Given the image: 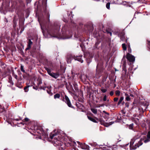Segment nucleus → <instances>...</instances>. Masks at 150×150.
I'll use <instances>...</instances> for the list:
<instances>
[{"mask_svg":"<svg viewBox=\"0 0 150 150\" xmlns=\"http://www.w3.org/2000/svg\"><path fill=\"white\" fill-rule=\"evenodd\" d=\"M57 132H55V131H54L53 132L51 133L50 134V137L51 139H52L53 137H54L55 136L57 135Z\"/></svg>","mask_w":150,"mask_h":150,"instance_id":"f3484780","label":"nucleus"},{"mask_svg":"<svg viewBox=\"0 0 150 150\" xmlns=\"http://www.w3.org/2000/svg\"><path fill=\"white\" fill-rule=\"evenodd\" d=\"M24 122H20V123H19V124H22V125H24V124H25V123H24Z\"/></svg>","mask_w":150,"mask_h":150,"instance_id":"69168bd1","label":"nucleus"},{"mask_svg":"<svg viewBox=\"0 0 150 150\" xmlns=\"http://www.w3.org/2000/svg\"><path fill=\"white\" fill-rule=\"evenodd\" d=\"M65 70L64 69H62V74H63V73H64Z\"/></svg>","mask_w":150,"mask_h":150,"instance_id":"bf43d9fd","label":"nucleus"},{"mask_svg":"<svg viewBox=\"0 0 150 150\" xmlns=\"http://www.w3.org/2000/svg\"><path fill=\"white\" fill-rule=\"evenodd\" d=\"M125 102L124 101H123V102H122L121 103V104H122V105H124V104H125Z\"/></svg>","mask_w":150,"mask_h":150,"instance_id":"338daca9","label":"nucleus"},{"mask_svg":"<svg viewBox=\"0 0 150 150\" xmlns=\"http://www.w3.org/2000/svg\"><path fill=\"white\" fill-rule=\"evenodd\" d=\"M63 143L59 140L55 141L54 145L58 146V150H64L65 148L64 145H63Z\"/></svg>","mask_w":150,"mask_h":150,"instance_id":"0eeeda50","label":"nucleus"},{"mask_svg":"<svg viewBox=\"0 0 150 150\" xmlns=\"http://www.w3.org/2000/svg\"><path fill=\"white\" fill-rule=\"evenodd\" d=\"M130 96L132 97H133L134 96V95L133 94H130Z\"/></svg>","mask_w":150,"mask_h":150,"instance_id":"774afa93","label":"nucleus"},{"mask_svg":"<svg viewBox=\"0 0 150 150\" xmlns=\"http://www.w3.org/2000/svg\"><path fill=\"white\" fill-rule=\"evenodd\" d=\"M149 105V103L146 101L141 102L139 107V110L141 111L142 113L144 112L146 110Z\"/></svg>","mask_w":150,"mask_h":150,"instance_id":"39448f33","label":"nucleus"},{"mask_svg":"<svg viewBox=\"0 0 150 150\" xmlns=\"http://www.w3.org/2000/svg\"><path fill=\"white\" fill-rule=\"evenodd\" d=\"M125 33L124 32H121L119 33L118 36L120 37V39L121 40L123 41L125 39Z\"/></svg>","mask_w":150,"mask_h":150,"instance_id":"dca6fc26","label":"nucleus"},{"mask_svg":"<svg viewBox=\"0 0 150 150\" xmlns=\"http://www.w3.org/2000/svg\"><path fill=\"white\" fill-rule=\"evenodd\" d=\"M81 148L83 149H89V146L88 145L86 144L85 143L83 144H81Z\"/></svg>","mask_w":150,"mask_h":150,"instance_id":"a211bd4d","label":"nucleus"},{"mask_svg":"<svg viewBox=\"0 0 150 150\" xmlns=\"http://www.w3.org/2000/svg\"><path fill=\"white\" fill-rule=\"evenodd\" d=\"M147 136L148 138L150 139V131H149L148 132Z\"/></svg>","mask_w":150,"mask_h":150,"instance_id":"79ce46f5","label":"nucleus"},{"mask_svg":"<svg viewBox=\"0 0 150 150\" xmlns=\"http://www.w3.org/2000/svg\"><path fill=\"white\" fill-rule=\"evenodd\" d=\"M33 42L31 41L30 39L28 40V42L27 46V48L25 49V51H27L28 50H30L31 48V45L33 44Z\"/></svg>","mask_w":150,"mask_h":150,"instance_id":"2eb2a0df","label":"nucleus"},{"mask_svg":"<svg viewBox=\"0 0 150 150\" xmlns=\"http://www.w3.org/2000/svg\"><path fill=\"white\" fill-rule=\"evenodd\" d=\"M96 119L97 120H99L100 122V124L101 125H103L104 126L106 127H108L109 126L112 125L113 124L115 121L114 122H111L109 123L105 122V121L103 120L101 118H100L98 120L97 118L95 117Z\"/></svg>","mask_w":150,"mask_h":150,"instance_id":"1a4fd4ad","label":"nucleus"},{"mask_svg":"<svg viewBox=\"0 0 150 150\" xmlns=\"http://www.w3.org/2000/svg\"><path fill=\"white\" fill-rule=\"evenodd\" d=\"M128 51L130 53L131 52V49L130 48H129L128 49Z\"/></svg>","mask_w":150,"mask_h":150,"instance_id":"e2e57ef3","label":"nucleus"},{"mask_svg":"<svg viewBox=\"0 0 150 150\" xmlns=\"http://www.w3.org/2000/svg\"><path fill=\"white\" fill-rule=\"evenodd\" d=\"M122 46L123 48V50H126L127 49V46L126 44L125 43L122 44Z\"/></svg>","mask_w":150,"mask_h":150,"instance_id":"c85d7f7f","label":"nucleus"},{"mask_svg":"<svg viewBox=\"0 0 150 150\" xmlns=\"http://www.w3.org/2000/svg\"><path fill=\"white\" fill-rule=\"evenodd\" d=\"M110 2H108L106 4V6L107 8L108 9H110Z\"/></svg>","mask_w":150,"mask_h":150,"instance_id":"f704fd0d","label":"nucleus"},{"mask_svg":"<svg viewBox=\"0 0 150 150\" xmlns=\"http://www.w3.org/2000/svg\"><path fill=\"white\" fill-rule=\"evenodd\" d=\"M117 119V120L115 121L116 122H118L121 120V119L120 118L119 119L118 117Z\"/></svg>","mask_w":150,"mask_h":150,"instance_id":"864d4df0","label":"nucleus"},{"mask_svg":"<svg viewBox=\"0 0 150 150\" xmlns=\"http://www.w3.org/2000/svg\"><path fill=\"white\" fill-rule=\"evenodd\" d=\"M113 94H114V92H113V91H110V95L111 96H113Z\"/></svg>","mask_w":150,"mask_h":150,"instance_id":"603ef678","label":"nucleus"},{"mask_svg":"<svg viewBox=\"0 0 150 150\" xmlns=\"http://www.w3.org/2000/svg\"><path fill=\"white\" fill-rule=\"evenodd\" d=\"M14 78L16 79H18V76L16 75H14Z\"/></svg>","mask_w":150,"mask_h":150,"instance_id":"13d9d810","label":"nucleus"},{"mask_svg":"<svg viewBox=\"0 0 150 150\" xmlns=\"http://www.w3.org/2000/svg\"><path fill=\"white\" fill-rule=\"evenodd\" d=\"M149 140L148 139H146L144 141V142L145 143H146V142H149Z\"/></svg>","mask_w":150,"mask_h":150,"instance_id":"0e129e2a","label":"nucleus"},{"mask_svg":"<svg viewBox=\"0 0 150 150\" xmlns=\"http://www.w3.org/2000/svg\"><path fill=\"white\" fill-rule=\"evenodd\" d=\"M60 97H61L60 99L65 102L69 107L74 109H75V108L72 105L69 98L66 95H65V98L62 95Z\"/></svg>","mask_w":150,"mask_h":150,"instance_id":"423d86ee","label":"nucleus"},{"mask_svg":"<svg viewBox=\"0 0 150 150\" xmlns=\"http://www.w3.org/2000/svg\"><path fill=\"white\" fill-rule=\"evenodd\" d=\"M83 55H82L75 56V55L70 54L67 57V61L68 63H71V60L74 59L75 60H77L81 63H82L83 60L82 59Z\"/></svg>","mask_w":150,"mask_h":150,"instance_id":"7ed1b4c3","label":"nucleus"},{"mask_svg":"<svg viewBox=\"0 0 150 150\" xmlns=\"http://www.w3.org/2000/svg\"><path fill=\"white\" fill-rule=\"evenodd\" d=\"M47 0H42V5L43 10L45 13H47V16L49 20L50 15L49 13H47L46 11L47 2Z\"/></svg>","mask_w":150,"mask_h":150,"instance_id":"9d476101","label":"nucleus"},{"mask_svg":"<svg viewBox=\"0 0 150 150\" xmlns=\"http://www.w3.org/2000/svg\"><path fill=\"white\" fill-rule=\"evenodd\" d=\"M76 105L78 108H79L80 109H83V108H84L83 105L80 103H76Z\"/></svg>","mask_w":150,"mask_h":150,"instance_id":"5701e85b","label":"nucleus"},{"mask_svg":"<svg viewBox=\"0 0 150 150\" xmlns=\"http://www.w3.org/2000/svg\"><path fill=\"white\" fill-rule=\"evenodd\" d=\"M118 99V98L117 97H115L114 98L113 101L114 102H117Z\"/></svg>","mask_w":150,"mask_h":150,"instance_id":"c03bdc74","label":"nucleus"},{"mask_svg":"<svg viewBox=\"0 0 150 150\" xmlns=\"http://www.w3.org/2000/svg\"><path fill=\"white\" fill-rule=\"evenodd\" d=\"M21 70L22 72L25 73V71L24 69V66L22 65H21Z\"/></svg>","mask_w":150,"mask_h":150,"instance_id":"72a5a7b5","label":"nucleus"},{"mask_svg":"<svg viewBox=\"0 0 150 150\" xmlns=\"http://www.w3.org/2000/svg\"><path fill=\"white\" fill-rule=\"evenodd\" d=\"M106 98H107V97H106V95H105L103 97V101H105L106 100Z\"/></svg>","mask_w":150,"mask_h":150,"instance_id":"09e8293b","label":"nucleus"},{"mask_svg":"<svg viewBox=\"0 0 150 150\" xmlns=\"http://www.w3.org/2000/svg\"><path fill=\"white\" fill-rule=\"evenodd\" d=\"M19 27L21 28V30L20 31V33H21L24 30V23L23 21L20 22L19 23Z\"/></svg>","mask_w":150,"mask_h":150,"instance_id":"4468645a","label":"nucleus"},{"mask_svg":"<svg viewBox=\"0 0 150 150\" xmlns=\"http://www.w3.org/2000/svg\"><path fill=\"white\" fill-rule=\"evenodd\" d=\"M71 143H68L67 144V146H70L71 145Z\"/></svg>","mask_w":150,"mask_h":150,"instance_id":"052dcab7","label":"nucleus"},{"mask_svg":"<svg viewBox=\"0 0 150 150\" xmlns=\"http://www.w3.org/2000/svg\"><path fill=\"white\" fill-rule=\"evenodd\" d=\"M109 115H108L106 114V115H105V116H104V117L105 118V119H108L109 117Z\"/></svg>","mask_w":150,"mask_h":150,"instance_id":"a18cd8bd","label":"nucleus"},{"mask_svg":"<svg viewBox=\"0 0 150 150\" xmlns=\"http://www.w3.org/2000/svg\"><path fill=\"white\" fill-rule=\"evenodd\" d=\"M47 92L48 93L50 96H52L53 93L51 92V90L49 89V90L47 89L46 90Z\"/></svg>","mask_w":150,"mask_h":150,"instance_id":"473e14b6","label":"nucleus"},{"mask_svg":"<svg viewBox=\"0 0 150 150\" xmlns=\"http://www.w3.org/2000/svg\"><path fill=\"white\" fill-rule=\"evenodd\" d=\"M107 91V89H104L103 88H102L101 89V91L103 93H105Z\"/></svg>","mask_w":150,"mask_h":150,"instance_id":"e433bc0d","label":"nucleus"},{"mask_svg":"<svg viewBox=\"0 0 150 150\" xmlns=\"http://www.w3.org/2000/svg\"><path fill=\"white\" fill-rule=\"evenodd\" d=\"M20 51H21V52L22 55H23L24 54V52H23V50H20Z\"/></svg>","mask_w":150,"mask_h":150,"instance_id":"4d7b16f0","label":"nucleus"},{"mask_svg":"<svg viewBox=\"0 0 150 150\" xmlns=\"http://www.w3.org/2000/svg\"><path fill=\"white\" fill-rule=\"evenodd\" d=\"M60 97V95L59 93H57L54 96V98L55 99L59 98Z\"/></svg>","mask_w":150,"mask_h":150,"instance_id":"a878e982","label":"nucleus"},{"mask_svg":"<svg viewBox=\"0 0 150 150\" xmlns=\"http://www.w3.org/2000/svg\"><path fill=\"white\" fill-rule=\"evenodd\" d=\"M125 96H126L125 98V100L126 101H128L130 100V98L129 97V96L127 93H125Z\"/></svg>","mask_w":150,"mask_h":150,"instance_id":"bb28decb","label":"nucleus"},{"mask_svg":"<svg viewBox=\"0 0 150 150\" xmlns=\"http://www.w3.org/2000/svg\"><path fill=\"white\" fill-rule=\"evenodd\" d=\"M125 106L126 107L128 108L129 106V103L128 102H126L125 103Z\"/></svg>","mask_w":150,"mask_h":150,"instance_id":"37998d69","label":"nucleus"},{"mask_svg":"<svg viewBox=\"0 0 150 150\" xmlns=\"http://www.w3.org/2000/svg\"><path fill=\"white\" fill-rule=\"evenodd\" d=\"M110 80H111V81L112 83H115L116 81V78L114 79H110Z\"/></svg>","mask_w":150,"mask_h":150,"instance_id":"de8ad7c7","label":"nucleus"},{"mask_svg":"<svg viewBox=\"0 0 150 150\" xmlns=\"http://www.w3.org/2000/svg\"><path fill=\"white\" fill-rule=\"evenodd\" d=\"M126 58L129 62L132 63H133L135 60V57L129 53L126 54Z\"/></svg>","mask_w":150,"mask_h":150,"instance_id":"f8f14e48","label":"nucleus"},{"mask_svg":"<svg viewBox=\"0 0 150 150\" xmlns=\"http://www.w3.org/2000/svg\"><path fill=\"white\" fill-rule=\"evenodd\" d=\"M37 133H39L41 135L43 136H44L45 138L47 137L48 136V135L45 132L42 128L41 127H38L37 130Z\"/></svg>","mask_w":150,"mask_h":150,"instance_id":"9b49d317","label":"nucleus"},{"mask_svg":"<svg viewBox=\"0 0 150 150\" xmlns=\"http://www.w3.org/2000/svg\"><path fill=\"white\" fill-rule=\"evenodd\" d=\"M124 99V97L123 96H121L120 98V100H119L117 104V105H120L121 103L122 102L123 100Z\"/></svg>","mask_w":150,"mask_h":150,"instance_id":"393cba45","label":"nucleus"},{"mask_svg":"<svg viewBox=\"0 0 150 150\" xmlns=\"http://www.w3.org/2000/svg\"><path fill=\"white\" fill-rule=\"evenodd\" d=\"M103 112L105 114H107V115H109V113H108V112H106L105 111H103Z\"/></svg>","mask_w":150,"mask_h":150,"instance_id":"6e6d98bb","label":"nucleus"},{"mask_svg":"<svg viewBox=\"0 0 150 150\" xmlns=\"http://www.w3.org/2000/svg\"><path fill=\"white\" fill-rule=\"evenodd\" d=\"M100 43V42L98 41H97L96 43L94 45V46L93 47V50H96V51L97 50V52H98V45Z\"/></svg>","mask_w":150,"mask_h":150,"instance_id":"6ab92c4d","label":"nucleus"},{"mask_svg":"<svg viewBox=\"0 0 150 150\" xmlns=\"http://www.w3.org/2000/svg\"><path fill=\"white\" fill-rule=\"evenodd\" d=\"M137 138V137H134L131 140L130 143V150H135L137 147H139L142 144V140L141 139L138 143H137L134 145H133Z\"/></svg>","mask_w":150,"mask_h":150,"instance_id":"20e7f679","label":"nucleus"},{"mask_svg":"<svg viewBox=\"0 0 150 150\" xmlns=\"http://www.w3.org/2000/svg\"><path fill=\"white\" fill-rule=\"evenodd\" d=\"M92 58L93 57L90 56L86 58V60L88 65L89 64L92 62Z\"/></svg>","mask_w":150,"mask_h":150,"instance_id":"aec40b11","label":"nucleus"},{"mask_svg":"<svg viewBox=\"0 0 150 150\" xmlns=\"http://www.w3.org/2000/svg\"><path fill=\"white\" fill-rule=\"evenodd\" d=\"M30 87V86L28 85L25 86L24 88L25 92H27L28 91V88Z\"/></svg>","mask_w":150,"mask_h":150,"instance_id":"c756f323","label":"nucleus"},{"mask_svg":"<svg viewBox=\"0 0 150 150\" xmlns=\"http://www.w3.org/2000/svg\"><path fill=\"white\" fill-rule=\"evenodd\" d=\"M17 21L16 17L14 16L13 18V26L14 28H15L17 25Z\"/></svg>","mask_w":150,"mask_h":150,"instance_id":"412c9836","label":"nucleus"},{"mask_svg":"<svg viewBox=\"0 0 150 150\" xmlns=\"http://www.w3.org/2000/svg\"><path fill=\"white\" fill-rule=\"evenodd\" d=\"M33 88L37 90L38 88V87L37 86H36L35 87V86H33Z\"/></svg>","mask_w":150,"mask_h":150,"instance_id":"680f3d73","label":"nucleus"},{"mask_svg":"<svg viewBox=\"0 0 150 150\" xmlns=\"http://www.w3.org/2000/svg\"><path fill=\"white\" fill-rule=\"evenodd\" d=\"M133 126H134V124L133 123L130 124L129 125V129H133Z\"/></svg>","mask_w":150,"mask_h":150,"instance_id":"4c0bfd02","label":"nucleus"},{"mask_svg":"<svg viewBox=\"0 0 150 150\" xmlns=\"http://www.w3.org/2000/svg\"><path fill=\"white\" fill-rule=\"evenodd\" d=\"M107 77H108L107 76H105L103 77V78L102 80V82L103 83H104V82L106 81V80L107 78Z\"/></svg>","mask_w":150,"mask_h":150,"instance_id":"ea45409f","label":"nucleus"},{"mask_svg":"<svg viewBox=\"0 0 150 150\" xmlns=\"http://www.w3.org/2000/svg\"><path fill=\"white\" fill-rule=\"evenodd\" d=\"M9 82L12 85H13V83L11 79H9Z\"/></svg>","mask_w":150,"mask_h":150,"instance_id":"a19ab883","label":"nucleus"},{"mask_svg":"<svg viewBox=\"0 0 150 150\" xmlns=\"http://www.w3.org/2000/svg\"><path fill=\"white\" fill-rule=\"evenodd\" d=\"M25 6V4L22 0H17L16 2V6L17 10V14L18 16H19L20 15L23 14L22 11L23 9L22 8H23Z\"/></svg>","mask_w":150,"mask_h":150,"instance_id":"f03ea898","label":"nucleus"},{"mask_svg":"<svg viewBox=\"0 0 150 150\" xmlns=\"http://www.w3.org/2000/svg\"><path fill=\"white\" fill-rule=\"evenodd\" d=\"M45 69L50 76L55 79H57L59 76V73H54L51 72V70L47 67L45 68Z\"/></svg>","mask_w":150,"mask_h":150,"instance_id":"6e6552de","label":"nucleus"},{"mask_svg":"<svg viewBox=\"0 0 150 150\" xmlns=\"http://www.w3.org/2000/svg\"><path fill=\"white\" fill-rule=\"evenodd\" d=\"M48 88V89H49V87H43V88L42 89H43V90H45V89H46V88Z\"/></svg>","mask_w":150,"mask_h":150,"instance_id":"5fc2aeb1","label":"nucleus"},{"mask_svg":"<svg viewBox=\"0 0 150 150\" xmlns=\"http://www.w3.org/2000/svg\"><path fill=\"white\" fill-rule=\"evenodd\" d=\"M129 3L128 2H127L126 1H123V4L124 5H126V4Z\"/></svg>","mask_w":150,"mask_h":150,"instance_id":"3c124183","label":"nucleus"},{"mask_svg":"<svg viewBox=\"0 0 150 150\" xmlns=\"http://www.w3.org/2000/svg\"><path fill=\"white\" fill-rule=\"evenodd\" d=\"M91 110L94 114H96L97 113V110L95 108H91Z\"/></svg>","mask_w":150,"mask_h":150,"instance_id":"7c9ffc66","label":"nucleus"},{"mask_svg":"<svg viewBox=\"0 0 150 150\" xmlns=\"http://www.w3.org/2000/svg\"><path fill=\"white\" fill-rule=\"evenodd\" d=\"M39 23L42 33L44 36L46 34L45 31H47L48 34L51 36L58 39H68L72 36L71 33L68 30L67 27L66 26L62 27L61 33H59V30L60 27L59 24L54 23V25H52L50 24L47 26L46 25L45 23H41L40 22Z\"/></svg>","mask_w":150,"mask_h":150,"instance_id":"f257e3e1","label":"nucleus"},{"mask_svg":"<svg viewBox=\"0 0 150 150\" xmlns=\"http://www.w3.org/2000/svg\"><path fill=\"white\" fill-rule=\"evenodd\" d=\"M125 56H124L122 59V61L124 62L123 66L122 67V70L125 71V74H126L127 72V68L126 65V62L125 60Z\"/></svg>","mask_w":150,"mask_h":150,"instance_id":"ddd939ff","label":"nucleus"},{"mask_svg":"<svg viewBox=\"0 0 150 150\" xmlns=\"http://www.w3.org/2000/svg\"><path fill=\"white\" fill-rule=\"evenodd\" d=\"M136 104L134 102L132 104V107L131 108V110H132L135 107Z\"/></svg>","mask_w":150,"mask_h":150,"instance_id":"c9c22d12","label":"nucleus"},{"mask_svg":"<svg viewBox=\"0 0 150 150\" xmlns=\"http://www.w3.org/2000/svg\"><path fill=\"white\" fill-rule=\"evenodd\" d=\"M120 92L119 90H117L115 91L116 95L117 96H119L120 95Z\"/></svg>","mask_w":150,"mask_h":150,"instance_id":"2f4dec72","label":"nucleus"},{"mask_svg":"<svg viewBox=\"0 0 150 150\" xmlns=\"http://www.w3.org/2000/svg\"><path fill=\"white\" fill-rule=\"evenodd\" d=\"M87 117L88 119L90 120L95 123H97L98 122L93 117L89 115H87Z\"/></svg>","mask_w":150,"mask_h":150,"instance_id":"4be33fe9","label":"nucleus"},{"mask_svg":"<svg viewBox=\"0 0 150 150\" xmlns=\"http://www.w3.org/2000/svg\"><path fill=\"white\" fill-rule=\"evenodd\" d=\"M106 32L107 33L109 34L111 36L112 35V33L111 32L108 31L107 30H106Z\"/></svg>","mask_w":150,"mask_h":150,"instance_id":"8fccbe9b","label":"nucleus"},{"mask_svg":"<svg viewBox=\"0 0 150 150\" xmlns=\"http://www.w3.org/2000/svg\"><path fill=\"white\" fill-rule=\"evenodd\" d=\"M29 119L28 118H25L24 120H22L23 122H27L29 121Z\"/></svg>","mask_w":150,"mask_h":150,"instance_id":"58836bf2","label":"nucleus"},{"mask_svg":"<svg viewBox=\"0 0 150 150\" xmlns=\"http://www.w3.org/2000/svg\"><path fill=\"white\" fill-rule=\"evenodd\" d=\"M74 87L76 91V92H78L79 91V88L78 87L76 83H74L73 84Z\"/></svg>","mask_w":150,"mask_h":150,"instance_id":"b1692460","label":"nucleus"},{"mask_svg":"<svg viewBox=\"0 0 150 150\" xmlns=\"http://www.w3.org/2000/svg\"><path fill=\"white\" fill-rule=\"evenodd\" d=\"M22 118H21L20 117H19V119H14V120H16V121H18L20 120H21Z\"/></svg>","mask_w":150,"mask_h":150,"instance_id":"49530a36","label":"nucleus"},{"mask_svg":"<svg viewBox=\"0 0 150 150\" xmlns=\"http://www.w3.org/2000/svg\"><path fill=\"white\" fill-rule=\"evenodd\" d=\"M0 109H1L0 110L1 112H5V110L3 106H2L1 105H0Z\"/></svg>","mask_w":150,"mask_h":150,"instance_id":"cd10ccee","label":"nucleus"}]
</instances>
